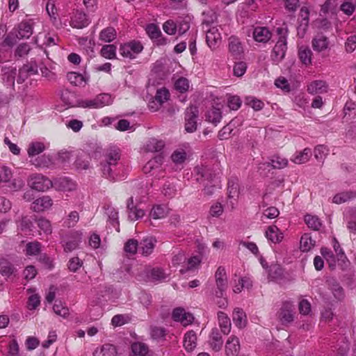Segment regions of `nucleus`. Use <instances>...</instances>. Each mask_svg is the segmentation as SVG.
Instances as JSON below:
<instances>
[{"mask_svg":"<svg viewBox=\"0 0 356 356\" xmlns=\"http://www.w3.org/2000/svg\"><path fill=\"white\" fill-rule=\"evenodd\" d=\"M143 49V46L140 41L132 40L121 44L120 54L125 58L134 59Z\"/></svg>","mask_w":356,"mask_h":356,"instance_id":"0eeeda50","label":"nucleus"},{"mask_svg":"<svg viewBox=\"0 0 356 356\" xmlns=\"http://www.w3.org/2000/svg\"><path fill=\"white\" fill-rule=\"evenodd\" d=\"M120 156L117 150H113L108 152L104 156V159L102 162V170L103 175L109 179L115 180L116 170Z\"/></svg>","mask_w":356,"mask_h":356,"instance_id":"f257e3e1","label":"nucleus"},{"mask_svg":"<svg viewBox=\"0 0 356 356\" xmlns=\"http://www.w3.org/2000/svg\"><path fill=\"white\" fill-rule=\"evenodd\" d=\"M155 242L152 237L145 238L138 244V253L144 256L150 254L154 250Z\"/></svg>","mask_w":356,"mask_h":356,"instance_id":"c756f323","label":"nucleus"},{"mask_svg":"<svg viewBox=\"0 0 356 356\" xmlns=\"http://www.w3.org/2000/svg\"><path fill=\"white\" fill-rule=\"evenodd\" d=\"M227 185L229 198L236 200L239 194L238 179L236 177H231L228 180Z\"/></svg>","mask_w":356,"mask_h":356,"instance_id":"a19ab883","label":"nucleus"},{"mask_svg":"<svg viewBox=\"0 0 356 356\" xmlns=\"http://www.w3.org/2000/svg\"><path fill=\"white\" fill-rule=\"evenodd\" d=\"M232 320L234 325L240 329L245 327L248 322L245 312L238 307H236L234 309L232 314Z\"/></svg>","mask_w":356,"mask_h":356,"instance_id":"a878e982","label":"nucleus"},{"mask_svg":"<svg viewBox=\"0 0 356 356\" xmlns=\"http://www.w3.org/2000/svg\"><path fill=\"white\" fill-rule=\"evenodd\" d=\"M127 209L129 210V218L131 220H137L145 216V211L134 204L133 197L127 200Z\"/></svg>","mask_w":356,"mask_h":356,"instance_id":"b1692460","label":"nucleus"},{"mask_svg":"<svg viewBox=\"0 0 356 356\" xmlns=\"http://www.w3.org/2000/svg\"><path fill=\"white\" fill-rule=\"evenodd\" d=\"M309 9L307 7H302L300 11V26L298 29H302L305 31L309 23Z\"/></svg>","mask_w":356,"mask_h":356,"instance_id":"69168bd1","label":"nucleus"},{"mask_svg":"<svg viewBox=\"0 0 356 356\" xmlns=\"http://www.w3.org/2000/svg\"><path fill=\"white\" fill-rule=\"evenodd\" d=\"M147 280L151 282H161L168 278L169 274L162 268H147L145 270Z\"/></svg>","mask_w":356,"mask_h":356,"instance_id":"a211bd4d","label":"nucleus"},{"mask_svg":"<svg viewBox=\"0 0 356 356\" xmlns=\"http://www.w3.org/2000/svg\"><path fill=\"white\" fill-rule=\"evenodd\" d=\"M172 319L175 321L181 323L184 326H186L191 324L194 318L193 315L188 312H186L183 308H175L172 314Z\"/></svg>","mask_w":356,"mask_h":356,"instance_id":"2eb2a0df","label":"nucleus"},{"mask_svg":"<svg viewBox=\"0 0 356 356\" xmlns=\"http://www.w3.org/2000/svg\"><path fill=\"white\" fill-rule=\"evenodd\" d=\"M18 229L25 236L33 235L32 222L27 217L22 218L18 225Z\"/></svg>","mask_w":356,"mask_h":356,"instance_id":"3c124183","label":"nucleus"},{"mask_svg":"<svg viewBox=\"0 0 356 356\" xmlns=\"http://www.w3.org/2000/svg\"><path fill=\"white\" fill-rule=\"evenodd\" d=\"M88 313L91 320H97L102 316L103 309L98 301L91 300L90 302L88 307Z\"/></svg>","mask_w":356,"mask_h":356,"instance_id":"37998d69","label":"nucleus"},{"mask_svg":"<svg viewBox=\"0 0 356 356\" xmlns=\"http://www.w3.org/2000/svg\"><path fill=\"white\" fill-rule=\"evenodd\" d=\"M33 33L31 24L28 22H22L18 26L16 37L18 39L29 38Z\"/></svg>","mask_w":356,"mask_h":356,"instance_id":"a18cd8bd","label":"nucleus"},{"mask_svg":"<svg viewBox=\"0 0 356 356\" xmlns=\"http://www.w3.org/2000/svg\"><path fill=\"white\" fill-rule=\"evenodd\" d=\"M222 340L218 329L213 328L209 336V344L213 350L219 351L222 346Z\"/></svg>","mask_w":356,"mask_h":356,"instance_id":"f704fd0d","label":"nucleus"},{"mask_svg":"<svg viewBox=\"0 0 356 356\" xmlns=\"http://www.w3.org/2000/svg\"><path fill=\"white\" fill-rule=\"evenodd\" d=\"M305 222L309 227L314 230H318L321 226L320 219L316 216L307 214L305 216Z\"/></svg>","mask_w":356,"mask_h":356,"instance_id":"bf43d9fd","label":"nucleus"},{"mask_svg":"<svg viewBox=\"0 0 356 356\" xmlns=\"http://www.w3.org/2000/svg\"><path fill=\"white\" fill-rule=\"evenodd\" d=\"M311 156V149L305 148L301 152H296L291 158V161L296 164H302L308 161Z\"/></svg>","mask_w":356,"mask_h":356,"instance_id":"09e8293b","label":"nucleus"},{"mask_svg":"<svg viewBox=\"0 0 356 356\" xmlns=\"http://www.w3.org/2000/svg\"><path fill=\"white\" fill-rule=\"evenodd\" d=\"M229 52L235 57L240 56L243 51V47L238 38H230L229 42Z\"/></svg>","mask_w":356,"mask_h":356,"instance_id":"8fccbe9b","label":"nucleus"},{"mask_svg":"<svg viewBox=\"0 0 356 356\" xmlns=\"http://www.w3.org/2000/svg\"><path fill=\"white\" fill-rule=\"evenodd\" d=\"M53 205L52 199L48 195L36 199L31 204V209L35 212H41L49 209Z\"/></svg>","mask_w":356,"mask_h":356,"instance_id":"dca6fc26","label":"nucleus"},{"mask_svg":"<svg viewBox=\"0 0 356 356\" xmlns=\"http://www.w3.org/2000/svg\"><path fill=\"white\" fill-rule=\"evenodd\" d=\"M328 86L322 80H316L307 86V92L312 95L322 94L327 92Z\"/></svg>","mask_w":356,"mask_h":356,"instance_id":"5701e85b","label":"nucleus"},{"mask_svg":"<svg viewBox=\"0 0 356 356\" xmlns=\"http://www.w3.org/2000/svg\"><path fill=\"white\" fill-rule=\"evenodd\" d=\"M116 38V31L113 27H107L99 33V39L105 42H110Z\"/></svg>","mask_w":356,"mask_h":356,"instance_id":"864d4df0","label":"nucleus"},{"mask_svg":"<svg viewBox=\"0 0 356 356\" xmlns=\"http://www.w3.org/2000/svg\"><path fill=\"white\" fill-rule=\"evenodd\" d=\"M333 248L337 254V261L339 265L341 266L342 268H346L348 266L349 261L343 250L341 248L339 242L337 241L335 238L332 240Z\"/></svg>","mask_w":356,"mask_h":356,"instance_id":"bb28decb","label":"nucleus"},{"mask_svg":"<svg viewBox=\"0 0 356 356\" xmlns=\"http://www.w3.org/2000/svg\"><path fill=\"white\" fill-rule=\"evenodd\" d=\"M344 220L349 232L356 235V209H346L344 212Z\"/></svg>","mask_w":356,"mask_h":356,"instance_id":"4be33fe9","label":"nucleus"},{"mask_svg":"<svg viewBox=\"0 0 356 356\" xmlns=\"http://www.w3.org/2000/svg\"><path fill=\"white\" fill-rule=\"evenodd\" d=\"M294 307L291 302L283 303L277 313L278 318L282 324H287L293 321Z\"/></svg>","mask_w":356,"mask_h":356,"instance_id":"ddd939ff","label":"nucleus"},{"mask_svg":"<svg viewBox=\"0 0 356 356\" xmlns=\"http://www.w3.org/2000/svg\"><path fill=\"white\" fill-rule=\"evenodd\" d=\"M38 72V65L35 62L31 61L25 65H24L19 70L18 72V76L17 79V82L18 83H23L25 80H26L29 77L37 74Z\"/></svg>","mask_w":356,"mask_h":356,"instance_id":"f8f14e48","label":"nucleus"},{"mask_svg":"<svg viewBox=\"0 0 356 356\" xmlns=\"http://www.w3.org/2000/svg\"><path fill=\"white\" fill-rule=\"evenodd\" d=\"M168 209L165 205H154L149 212V216L153 219H162L167 216Z\"/></svg>","mask_w":356,"mask_h":356,"instance_id":"de8ad7c7","label":"nucleus"},{"mask_svg":"<svg viewBox=\"0 0 356 356\" xmlns=\"http://www.w3.org/2000/svg\"><path fill=\"white\" fill-rule=\"evenodd\" d=\"M24 185V180L20 177L13 178V172L10 168H0V187L6 186L10 191H19Z\"/></svg>","mask_w":356,"mask_h":356,"instance_id":"f03ea898","label":"nucleus"},{"mask_svg":"<svg viewBox=\"0 0 356 356\" xmlns=\"http://www.w3.org/2000/svg\"><path fill=\"white\" fill-rule=\"evenodd\" d=\"M201 256L194 255L190 258H186V261L184 268H181L180 273L184 274L187 271L195 270L202 262Z\"/></svg>","mask_w":356,"mask_h":356,"instance_id":"72a5a7b5","label":"nucleus"},{"mask_svg":"<svg viewBox=\"0 0 356 356\" xmlns=\"http://www.w3.org/2000/svg\"><path fill=\"white\" fill-rule=\"evenodd\" d=\"M47 148L44 143L41 141L31 142L27 148V153L29 157H33L43 152Z\"/></svg>","mask_w":356,"mask_h":356,"instance_id":"e433bc0d","label":"nucleus"},{"mask_svg":"<svg viewBox=\"0 0 356 356\" xmlns=\"http://www.w3.org/2000/svg\"><path fill=\"white\" fill-rule=\"evenodd\" d=\"M53 310L54 313L64 318H67L69 315L68 308L63 304L60 301H56L54 306Z\"/></svg>","mask_w":356,"mask_h":356,"instance_id":"e2e57ef3","label":"nucleus"},{"mask_svg":"<svg viewBox=\"0 0 356 356\" xmlns=\"http://www.w3.org/2000/svg\"><path fill=\"white\" fill-rule=\"evenodd\" d=\"M90 156L88 153L81 151L76 155L74 165L76 170L81 171L87 170L90 166Z\"/></svg>","mask_w":356,"mask_h":356,"instance_id":"aec40b11","label":"nucleus"},{"mask_svg":"<svg viewBox=\"0 0 356 356\" xmlns=\"http://www.w3.org/2000/svg\"><path fill=\"white\" fill-rule=\"evenodd\" d=\"M164 158L162 155H157L150 159L143 167L145 174H150L152 176L159 178L163 176L164 168L163 167Z\"/></svg>","mask_w":356,"mask_h":356,"instance_id":"39448f33","label":"nucleus"},{"mask_svg":"<svg viewBox=\"0 0 356 356\" xmlns=\"http://www.w3.org/2000/svg\"><path fill=\"white\" fill-rule=\"evenodd\" d=\"M198 110L195 106H190L186 111L185 130L188 133H193L197 129V118Z\"/></svg>","mask_w":356,"mask_h":356,"instance_id":"9d476101","label":"nucleus"},{"mask_svg":"<svg viewBox=\"0 0 356 356\" xmlns=\"http://www.w3.org/2000/svg\"><path fill=\"white\" fill-rule=\"evenodd\" d=\"M60 99L64 104L66 108L72 107H78L79 100L76 97V95L67 90L62 92Z\"/></svg>","mask_w":356,"mask_h":356,"instance_id":"cd10ccee","label":"nucleus"},{"mask_svg":"<svg viewBox=\"0 0 356 356\" xmlns=\"http://www.w3.org/2000/svg\"><path fill=\"white\" fill-rule=\"evenodd\" d=\"M53 187L57 191L71 192L76 189L77 184L67 177H60L53 181Z\"/></svg>","mask_w":356,"mask_h":356,"instance_id":"4468645a","label":"nucleus"},{"mask_svg":"<svg viewBox=\"0 0 356 356\" xmlns=\"http://www.w3.org/2000/svg\"><path fill=\"white\" fill-rule=\"evenodd\" d=\"M216 284L218 291H216V296L217 297H222L223 293L227 289V279L225 269L220 266L218 268L216 274Z\"/></svg>","mask_w":356,"mask_h":356,"instance_id":"9b49d317","label":"nucleus"},{"mask_svg":"<svg viewBox=\"0 0 356 356\" xmlns=\"http://www.w3.org/2000/svg\"><path fill=\"white\" fill-rule=\"evenodd\" d=\"M83 232L81 230L72 231L68 237L63 241V247L65 252H70L77 248L81 242Z\"/></svg>","mask_w":356,"mask_h":356,"instance_id":"6e6552de","label":"nucleus"},{"mask_svg":"<svg viewBox=\"0 0 356 356\" xmlns=\"http://www.w3.org/2000/svg\"><path fill=\"white\" fill-rule=\"evenodd\" d=\"M27 182L29 187L38 191H45L53 187V181L42 174L30 175Z\"/></svg>","mask_w":356,"mask_h":356,"instance_id":"423d86ee","label":"nucleus"},{"mask_svg":"<svg viewBox=\"0 0 356 356\" xmlns=\"http://www.w3.org/2000/svg\"><path fill=\"white\" fill-rule=\"evenodd\" d=\"M165 144L161 140L156 138L149 139L144 145V149L149 152H158L163 149Z\"/></svg>","mask_w":356,"mask_h":356,"instance_id":"79ce46f5","label":"nucleus"},{"mask_svg":"<svg viewBox=\"0 0 356 356\" xmlns=\"http://www.w3.org/2000/svg\"><path fill=\"white\" fill-rule=\"evenodd\" d=\"M116 354V348L112 344L106 343L96 348L93 353V356H115Z\"/></svg>","mask_w":356,"mask_h":356,"instance_id":"58836bf2","label":"nucleus"},{"mask_svg":"<svg viewBox=\"0 0 356 356\" xmlns=\"http://www.w3.org/2000/svg\"><path fill=\"white\" fill-rule=\"evenodd\" d=\"M90 21L89 18L85 13L77 11L72 17L70 25L73 28L83 29L86 27L90 24Z\"/></svg>","mask_w":356,"mask_h":356,"instance_id":"412c9836","label":"nucleus"},{"mask_svg":"<svg viewBox=\"0 0 356 356\" xmlns=\"http://www.w3.org/2000/svg\"><path fill=\"white\" fill-rule=\"evenodd\" d=\"M206 40L211 49H215L221 41V35L217 27H211L207 31Z\"/></svg>","mask_w":356,"mask_h":356,"instance_id":"6ab92c4d","label":"nucleus"},{"mask_svg":"<svg viewBox=\"0 0 356 356\" xmlns=\"http://www.w3.org/2000/svg\"><path fill=\"white\" fill-rule=\"evenodd\" d=\"M272 34L269 29L264 26H257L254 29L253 38L258 42H267L271 38Z\"/></svg>","mask_w":356,"mask_h":356,"instance_id":"393cba45","label":"nucleus"},{"mask_svg":"<svg viewBox=\"0 0 356 356\" xmlns=\"http://www.w3.org/2000/svg\"><path fill=\"white\" fill-rule=\"evenodd\" d=\"M67 77L70 83L76 86H85L88 81V76L75 72H69Z\"/></svg>","mask_w":356,"mask_h":356,"instance_id":"2f4dec72","label":"nucleus"},{"mask_svg":"<svg viewBox=\"0 0 356 356\" xmlns=\"http://www.w3.org/2000/svg\"><path fill=\"white\" fill-rule=\"evenodd\" d=\"M218 323L224 334H228L231 330V321L228 316L222 312L218 313Z\"/></svg>","mask_w":356,"mask_h":356,"instance_id":"49530a36","label":"nucleus"},{"mask_svg":"<svg viewBox=\"0 0 356 356\" xmlns=\"http://www.w3.org/2000/svg\"><path fill=\"white\" fill-rule=\"evenodd\" d=\"M277 32L280 35V37L276 42L271 54V59L274 63H280L284 58L287 49L286 37L284 30L278 28Z\"/></svg>","mask_w":356,"mask_h":356,"instance_id":"20e7f679","label":"nucleus"},{"mask_svg":"<svg viewBox=\"0 0 356 356\" xmlns=\"http://www.w3.org/2000/svg\"><path fill=\"white\" fill-rule=\"evenodd\" d=\"M37 225L40 232L45 235H49L52 232V227L51 222L45 218H40L37 220Z\"/></svg>","mask_w":356,"mask_h":356,"instance_id":"4d7b16f0","label":"nucleus"},{"mask_svg":"<svg viewBox=\"0 0 356 356\" xmlns=\"http://www.w3.org/2000/svg\"><path fill=\"white\" fill-rule=\"evenodd\" d=\"M201 173H202V176L203 177H207V179H209V178L211 179V185L209 186L207 184L204 186V193L206 194L211 195L213 193L215 189L220 188V180H219L218 177H216L215 176L213 178H212L211 175H209V176H208L207 172H205V169H204V168H201Z\"/></svg>","mask_w":356,"mask_h":356,"instance_id":"4c0bfd02","label":"nucleus"},{"mask_svg":"<svg viewBox=\"0 0 356 356\" xmlns=\"http://www.w3.org/2000/svg\"><path fill=\"white\" fill-rule=\"evenodd\" d=\"M312 44L314 51L321 52L328 48L329 41L325 35L318 34L313 38Z\"/></svg>","mask_w":356,"mask_h":356,"instance_id":"c85d7f7f","label":"nucleus"},{"mask_svg":"<svg viewBox=\"0 0 356 356\" xmlns=\"http://www.w3.org/2000/svg\"><path fill=\"white\" fill-rule=\"evenodd\" d=\"M205 117L208 122L216 125L220 122L222 118L220 108L213 106L211 108L207 111Z\"/></svg>","mask_w":356,"mask_h":356,"instance_id":"c03bdc74","label":"nucleus"},{"mask_svg":"<svg viewBox=\"0 0 356 356\" xmlns=\"http://www.w3.org/2000/svg\"><path fill=\"white\" fill-rule=\"evenodd\" d=\"M106 213L108 216V220L110 222L114 227L117 228V230L119 231V222H118V211L112 207H108L106 209Z\"/></svg>","mask_w":356,"mask_h":356,"instance_id":"13d9d810","label":"nucleus"},{"mask_svg":"<svg viewBox=\"0 0 356 356\" xmlns=\"http://www.w3.org/2000/svg\"><path fill=\"white\" fill-rule=\"evenodd\" d=\"M312 52L309 47L302 46L298 50V56L302 64L307 66L312 63Z\"/></svg>","mask_w":356,"mask_h":356,"instance_id":"603ef678","label":"nucleus"},{"mask_svg":"<svg viewBox=\"0 0 356 356\" xmlns=\"http://www.w3.org/2000/svg\"><path fill=\"white\" fill-rule=\"evenodd\" d=\"M79 220V214L76 211H72L68 213L64 219L63 225L66 227H74Z\"/></svg>","mask_w":356,"mask_h":356,"instance_id":"6e6d98bb","label":"nucleus"},{"mask_svg":"<svg viewBox=\"0 0 356 356\" xmlns=\"http://www.w3.org/2000/svg\"><path fill=\"white\" fill-rule=\"evenodd\" d=\"M314 244L315 241L312 239V237L308 234H305L300 238V248L302 252H307L314 246Z\"/></svg>","mask_w":356,"mask_h":356,"instance_id":"5fc2aeb1","label":"nucleus"},{"mask_svg":"<svg viewBox=\"0 0 356 356\" xmlns=\"http://www.w3.org/2000/svg\"><path fill=\"white\" fill-rule=\"evenodd\" d=\"M191 153L188 143H184L177 148L171 155L172 163L177 166H182Z\"/></svg>","mask_w":356,"mask_h":356,"instance_id":"1a4fd4ad","label":"nucleus"},{"mask_svg":"<svg viewBox=\"0 0 356 356\" xmlns=\"http://www.w3.org/2000/svg\"><path fill=\"white\" fill-rule=\"evenodd\" d=\"M101 55L107 59H113L116 56V47L113 44L104 45L101 49Z\"/></svg>","mask_w":356,"mask_h":356,"instance_id":"680f3d73","label":"nucleus"},{"mask_svg":"<svg viewBox=\"0 0 356 356\" xmlns=\"http://www.w3.org/2000/svg\"><path fill=\"white\" fill-rule=\"evenodd\" d=\"M197 346V336L193 330L187 332L184 338V347L188 352L193 351Z\"/></svg>","mask_w":356,"mask_h":356,"instance_id":"473e14b6","label":"nucleus"},{"mask_svg":"<svg viewBox=\"0 0 356 356\" xmlns=\"http://www.w3.org/2000/svg\"><path fill=\"white\" fill-rule=\"evenodd\" d=\"M14 272L10 263L6 259H0V273L2 275L9 277Z\"/></svg>","mask_w":356,"mask_h":356,"instance_id":"0e129e2a","label":"nucleus"},{"mask_svg":"<svg viewBox=\"0 0 356 356\" xmlns=\"http://www.w3.org/2000/svg\"><path fill=\"white\" fill-rule=\"evenodd\" d=\"M31 162L35 167L40 168H50L54 165L53 156L46 154L31 160Z\"/></svg>","mask_w":356,"mask_h":356,"instance_id":"c9c22d12","label":"nucleus"},{"mask_svg":"<svg viewBox=\"0 0 356 356\" xmlns=\"http://www.w3.org/2000/svg\"><path fill=\"white\" fill-rule=\"evenodd\" d=\"M113 98L108 93H101L92 99H79L78 107L90 109H99L111 105Z\"/></svg>","mask_w":356,"mask_h":356,"instance_id":"7ed1b4c3","label":"nucleus"},{"mask_svg":"<svg viewBox=\"0 0 356 356\" xmlns=\"http://www.w3.org/2000/svg\"><path fill=\"white\" fill-rule=\"evenodd\" d=\"M356 8V0H346L341 5V10L347 15H351Z\"/></svg>","mask_w":356,"mask_h":356,"instance_id":"774afa93","label":"nucleus"},{"mask_svg":"<svg viewBox=\"0 0 356 356\" xmlns=\"http://www.w3.org/2000/svg\"><path fill=\"white\" fill-rule=\"evenodd\" d=\"M266 237L272 243H277L282 241L284 236L276 226H269L266 231Z\"/></svg>","mask_w":356,"mask_h":356,"instance_id":"7c9ffc66","label":"nucleus"},{"mask_svg":"<svg viewBox=\"0 0 356 356\" xmlns=\"http://www.w3.org/2000/svg\"><path fill=\"white\" fill-rule=\"evenodd\" d=\"M2 79L4 84L8 87H12L15 83V79L16 75V68L14 67H4L3 70Z\"/></svg>","mask_w":356,"mask_h":356,"instance_id":"ea45409f","label":"nucleus"},{"mask_svg":"<svg viewBox=\"0 0 356 356\" xmlns=\"http://www.w3.org/2000/svg\"><path fill=\"white\" fill-rule=\"evenodd\" d=\"M270 165L275 169H282L287 166L288 160L278 155L273 156L270 159Z\"/></svg>","mask_w":356,"mask_h":356,"instance_id":"052dcab7","label":"nucleus"},{"mask_svg":"<svg viewBox=\"0 0 356 356\" xmlns=\"http://www.w3.org/2000/svg\"><path fill=\"white\" fill-rule=\"evenodd\" d=\"M321 253L328 263L330 267L332 268H334L336 266V259L332 252L327 248H322Z\"/></svg>","mask_w":356,"mask_h":356,"instance_id":"338daca9","label":"nucleus"},{"mask_svg":"<svg viewBox=\"0 0 356 356\" xmlns=\"http://www.w3.org/2000/svg\"><path fill=\"white\" fill-rule=\"evenodd\" d=\"M225 354L227 356H236L240 350V342L237 337L229 336L225 343Z\"/></svg>","mask_w":356,"mask_h":356,"instance_id":"f3484780","label":"nucleus"}]
</instances>
